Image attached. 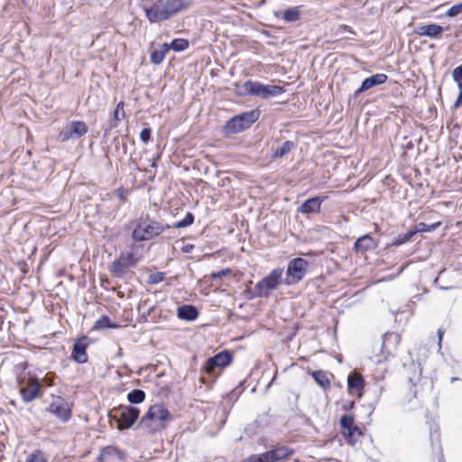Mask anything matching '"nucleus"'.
<instances>
[{"label":"nucleus","mask_w":462,"mask_h":462,"mask_svg":"<svg viewBox=\"0 0 462 462\" xmlns=\"http://www.w3.org/2000/svg\"><path fill=\"white\" fill-rule=\"evenodd\" d=\"M191 5L192 0H158L144 11L151 23H159L170 19Z\"/></svg>","instance_id":"obj_1"},{"label":"nucleus","mask_w":462,"mask_h":462,"mask_svg":"<svg viewBox=\"0 0 462 462\" xmlns=\"http://www.w3.org/2000/svg\"><path fill=\"white\" fill-rule=\"evenodd\" d=\"M171 419L169 411L162 404H155L150 407L148 411L141 420V424L149 432L162 430L166 422Z\"/></svg>","instance_id":"obj_2"},{"label":"nucleus","mask_w":462,"mask_h":462,"mask_svg":"<svg viewBox=\"0 0 462 462\" xmlns=\"http://www.w3.org/2000/svg\"><path fill=\"white\" fill-rule=\"evenodd\" d=\"M260 112L258 110H251L242 113L228 120L225 126L224 132L226 134L240 133L249 128L259 118Z\"/></svg>","instance_id":"obj_3"},{"label":"nucleus","mask_w":462,"mask_h":462,"mask_svg":"<svg viewBox=\"0 0 462 462\" xmlns=\"http://www.w3.org/2000/svg\"><path fill=\"white\" fill-rule=\"evenodd\" d=\"M240 91L242 94H250L263 98H268L282 93V88L279 86L263 85L259 82L248 80L241 86Z\"/></svg>","instance_id":"obj_4"},{"label":"nucleus","mask_w":462,"mask_h":462,"mask_svg":"<svg viewBox=\"0 0 462 462\" xmlns=\"http://www.w3.org/2000/svg\"><path fill=\"white\" fill-rule=\"evenodd\" d=\"M164 227L157 222H140L134 229L132 237L134 241H145L160 235Z\"/></svg>","instance_id":"obj_5"},{"label":"nucleus","mask_w":462,"mask_h":462,"mask_svg":"<svg viewBox=\"0 0 462 462\" xmlns=\"http://www.w3.org/2000/svg\"><path fill=\"white\" fill-rule=\"evenodd\" d=\"M282 270L280 268L273 269L270 274L261 280L255 285V291L258 296L266 297L271 291L275 290L281 283Z\"/></svg>","instance_id":"obj_6"},{"label":"nucleus","mask_w":462,"mask_h":462,"mask_svg":"<svg viewBox=\"0 0 462 462\" xmlns=\"http://www.w3.org/2000/svg\"><path fill=\"white\" fill-rule=\"evenodd\" d=\"M308 266V262L302 258H294L291 260L286 271L285 283L287 285H291L302 280L307 272Z\"/></svg>","instance_id":"obj_7"},{"label":"nucleus","mask_w":462,"mask_h":462,"mask_svg":"<svg viewBox=\"0 0 462 462\" xmlns=\"http://www.w3.org/2000/svg\"><path fill=\"white\" fill-rule=\"evenodd\" d=\"M339 424L344 438L348 444L354 446L362 435L360 429L355 425L354 417L349 414L343 415L340 418Z\"/></svg>","instance_id":"obj_8"},{"label":"nucleus","mask_w":462,"mask_h":462,"mask_svg":"<svg viewBox=\"0 0 462 462\" xmlns=\"http://www.w3.org/2000/svg\"><path fill=\"white\" fill-rule=\"evenodd\" d=\"M117 429L120 430L129 429L139 417V410L131 406L120 407L118 410Z\"/></svg>","instance_id":"obj_9"},{"label":"nucleus","mask_w":462,"mask_h":462,"mask_svg":"<svg viewBox=\"0 0 462 462\" xmlns=\"http://www.w3.org/2000/svg\"><path fill=\"white\" fill-rule=\"evenodd\" d=\"M48 411L54 414L61 421H67L71 417V411L65 399L60 396H53L48 407Z\"/></svg>","instance_id":"obj_10"},{"label":"nucleus","mask_w":462,"mask_h":462,"mask_svg":"<svg viewBox=\"0 0 462 462\" xmlns=\"http://www.w3.org/2000/svg\"><path fill=\"white\" fill-rule=\"evenodd\" d=\"M42 384L37 378L30 377L26 385L21 387L20 393L25 402H30L39 396Z\"/></svg>","instance_id":"obj_11"},{"label":"nucleus","mask_w":462,"mask_h":462,"mask_svg":"<svg viewBox=\"0 0 462 462\" xmlns=\"http://www.w3.org/2000/svg\"><path fill=\"white\" fill-rule=\"evenodd\" d=\"M231 359L232 357L228 352H220L207 361L205 370L209 374L214 373L216 367L226 366L231 362Z\"/></svg>","instance_id":"obj_12"},{"label":"nucleus","mask_w":462,"mask_h":462,"mask_svg":"<svg viewBox=\"0 0 462 462\" xmlns=\"http://www.w3.org/2000/svg\"><path fill=\"white\" fill-rule=\"evenodd\" d=\"M387 80V75L383 73L374 74L367 79H365L360 88L355 92V95H359L362 92H365L375 86L383 84Z\"/></svg>","instance_id":"obj_13"},{"label":"nucleus","mask_w":462,"mask_h":462,"mask_svg":"<svg viewBox=\"0 0 462 462\" xmlns=\"http://www.w3.org/2000/svg\"><path fill=\"white\" fill-rule=\"evenodd\" d=\"M88 132V125L82 121H73L69 131L63 133V139L79 138Z\"/></svg>","instance_id":"obj_14"},{"label":"nucleus","mask_w":462,"mask_h":462,"mask_svg":"<svg viewBox=\"0 0 462 462\" xmlns=\"http://www.w3.org/2000/svg\"><path fill=\"white\" fill-rule=\"evenodd\" d=\"M323 200L324 199L320 197H314L307 199L300 205V207L298 208V211L302 214L318 213L320 210V206Z\"/></svg>","instance_id":"obj_15"},{"label":"nucleus","mask_w":462,"mask_h":462,"mask_svg":"<svg viewBox=\"0 0 462 462\" xmlns=\"http://www.w3.org/2000/svg\"><path fill=\"white\" fill-rule=\"evenodd\" d=\"M135 263L136 259L132 253H124L114 262L112 268L114 272H122L123 268L134 266Z\"/></svg>","instance_id":"obj_16"},{"label":"nucleus","mask_w":462,"mask_h":462,"mask_svg":"<svg viewBox=\"0 0 462 462\" xmlns=\"http://www.w3.org/2000/svg\"><path fill=\"white\" fill-rule=\"evenodd\" d=\"M443 27H441L440 25L436 23H430L418 26L416 29V33L420 36L437 38L443 32Z\"/></svg>","instance_id":"obj_17"},{"label":"nucleus","mask_w":462,"mask_h":462,"mask_svg":"<svg viewBox=\"0 0 462 462\" xmlns=\"http://www.w3.org/2000/svg\"><path fill=\"white\" fill-rule=\"evenodd\" d=\"M347 387L351 393H360L364 387V380L361 374L354 373L347 378Z\"/></svg>","instance_id":"obj_18"},{"label":"nucleus","mask_w":462,"mask_h":462,"mask_svg":"<svg viewBox=\"0 0 462 462\" xmlns=\"http://www.w3.org/2000/svg\"><path fill=\"white\" fill-rule=\"evenodd\" d=\"M72 357L76 362L79 364H84L88 361L86 345L82 341H78L74 344Z\"/></svg>","instance_id":"obj_19"},{"label":"nucleus","mask_w":462,"mask_h":462,"mask_svg":"<svg viewBox=\"0 0 462 462\" xmlns=\"http://www.w3.org/2000/svg\"><path fill=\"white\" fill-rule=\"evenodd\" d=\"M178 317L185 320H194L198 317V310L190 305H183L178 308Z\"/></svg>","instance_id":"obj_20"},{"label":"nucleus","mask_w":462,"mask_h":462,"mask_svg":"<svg viewBox=\"0 0 462 462\" xmlns=\"http://www.w3.org/2000/svg\"><path fill=\"white\" fill-rule=\"evenodd\" d=\"M374 246V241L372 236L369 235H365L359 237L356 244L355 248L357 252H366L367 250L373 248Z\"/></svg>","instance_id":"obj_21"},{"label":"nucleus","mask_w":462,"mask_h":462,"mask_svg":"<svg viewBox=\"0 0 462 462\" xmlns=\"http://www.w3.org/2000/svg\"><path fill=\"white\" fill-rule=\"evenodd\" d=\"M114 457H120V451L112 446L104 448L98 456L99 462H110Z\"/></svg>","instance_id":"obj_22"},{"label":"nucleus","mask_w":462,"mask_h":462,"mask_svg":"<svg viewBox=\"0 0 462 462\" xmlns=\"http://www.w3.org/2000/svg\"><path fill=\"white\" fill-rule=\"evenodd\" d=\"M167 52L168 43H164L159 50L152 51L151 61L156 65L161 64L163 61Z\"/></svg>","instance_id":"obj_23"},{"label":"nucleus","mask_w":462,"mask_h":462,"mask_svg":"<svg viewBox=\"0 0 462 462\" xmlns=\"http://www.w3.org/2000/svg\"><path fill=\"white\" fill-rule=\"evenodd\" d=\"M282 18L287 23L298 21L300 19V8L292 7L285 10L282 14Z\"/></svg>","instance_id":"obj_24"},{"label":"nucleus","mask_w":462,"mask_h":462,"mask_svg":"<svg viewBox=\"0 0 462 462\" xmlns=\"http://www.w3.org/2000/svg\"><path fill=\"white\" fill-rule=\"evenodd\" d=\"M189 48V41L186 39H175L171 43H168V51L173 50L175 51H182Z\"/></svg>","instance_id":"obj_25"},{"label":"nucleus","mask_w":462,"mask_h":462,"mask_svg":"<svg viewBox=\"0 0 462 462\" xmlns=\"http://www.w3.org/2000/svg\"><path fill=\"white\" fill-rule=\"evenodd\" d=\"M118 327H119L118 325L111 323L108 317L103 316L95 322L93 328L94 329L116 328Z\"/></svg>","instance_id":"obj_26"},{"label":"nucleus","mask_w":462,"mask_h":462,"mask_svg":"<svg viewBox=\"0 0 462 462\" xmlns=\"http://www.w3.org/2000/svg\"><path fill=\"white\" fill-rule=\"evenodd\" d=\"M294 143L291 141L284 142L281 146L277 147L273 152L274 158H281L287 154L293 147Z\"/></svg>","instance_id":"obj_27"},{"label":"nucleus","mask_w":462,"mask_h":462,"mask_svg":"<svg viewBox=\"0 0 462 462\" xmlns=\"http://www.w3.org/2000/svg\"><path fill=\"white\" fill-rule=\"evenodd\" d=\"M145 393L142 390H134L127 395V399L131 403H141L144 401Z\"/></svg>","instance_id":"obj_28"},{"label":"nucleus","mask_w":462,"mask_h":462,"mask_svg":"<svg viewBox=\"0 0 462 462\" xmlns=\"http://www.w3.org/2000/svg\"><path fill=\"white\" fill-rule=\"evenodd\" d=\"M440 222H436L430 226H428L427 224L420 222L415 226L414 232L415 233H422V232H430L435 230L437 227L440 226Z\"/></svg>","instance_id":"obj_29"},{"label":"nucleus","mask_w":462,"mask_h":462,"mask_svg":"<svg viewBox=\"0 0 462 462\" xmlns=\"http://www.w3.org/2000/svg\"><path fill=\"white\" fill-rule=\"evenodd\" d=\"M277 461L284 459L292 454V450L287 447H280L273 449Z\"/></svg>","instance_id":"obj_30"},{"label":"nucleus","mask_w":462,"mask_h":462,"mask_svg":"<svg viewBox=\"0 0 462 462\" xmlns=\"http://www.w3.org/2000/svg\"><path fill=\"white\" fill-rule=\"evenodd\" d=\"M315 381L322 387L328 388L330 384L329 380L327 378L326 374L320 371L314 372L312 374Z\"/></svg>","instance_id":"obj_31"},{"label":"nucleus","mask_w":462,"mask_h":462,"mask_svg":"<svg viewBox=\"0 0 462 462\" xmlns=\"http://www.w3.org/2000/svg\"><path fill=\"white\" fill-rule=\"evenodd\" d=\"M25 462H48V460L42 451L35 450L27 456Z\"/></svg>","instance_id":"obj_32"},{"label":"nucleus","mask_w":462,"mask_h":462,"mask_svg":"<svg viewBox=\"0 0 462 462\" xmlns=\"http://www.w3.org/2000/svg\"><path fill=\"white\" fill-rule=\"evenodd\" d=\"M194 222V217L191 213H188L185 217L174 224L175 228H182L190 226Z\"/></svg>","instance_id":"obj_33"},{"label":"nucleus","mask_w":462,"mask_h":462,"mask_svg":"<svg viewBox=\"0 0 462 462\" xmlns=\"http://www.w3.org/2000/svg\"><path fill=\"white\" fill-rule=\"evenodd\" d=\"M260 462H277L273 450L258 455Z\"/></svg>","instance_id":"obj_34"},{"label":"nucleus","mask_w":462,"mask_h":462,"mask_svg":"<svg viewBox=\"0 0 462 462\" xmlns=\"http://www.w3.org/2000/svg\"><path fill=\"white\" fill-rule=\"evenodd\" d=\"M462 14V2L458 5L451 6L447 12L446 16L448 17H455L458 14Z\"/></svg>","instance_id":"obj_35"},{"label":"nucleus","mask_w":462,"mask_h":462,"mask_svg":"<svg viewBox=\"0 0 462 462\" xmlns=\"http://www.w3.org/2000/svg\"><path fill=\"white\" fill-rule=\"evenodd\" d=\"M164 279V273H152L149 276L148 282L151 284H156L161 282Z\"/></svg>","instance_id":"obj_36"},{"label":"nucleus","mask_w":462,"mask_h":462,"mask_svg":"<svg viewBox=\"0 0 462 462\" xmlns=\"http://www.w3.org/2000/svg\"><path fill=\"white\" fill-rule=\"evenodd\" d=\"M452 79L456 83L462 81V64L453 69Z\"/></svg>","instance_id":"obj_37"},{"label":"nucleus","mask_w":462,"mask_h":462,"mask_svg":"<svg viewBox=\"0 0 462 462\" xmlns=\"http://www.w3.org/2000/svg\"><path fill=\"white\" fill-rule=\"evenodd\" d=\"M114 116L116 120H122L125 116V112H124V103L123 102H120L116 110H115V113H114Z\"/></svg>","instance_id":"obj_38"},{"label":"nucleus","mask_w":462,"mask_h":462,"mask_svg":"<svg viewBox=\"0 0 462 462\" xmlns=\"http://www.w3.org/2000/svg\"><path fill=\"white\" fill-rule=\"evenodd\" d=\"M232 273L231 269L229 268H226V269H223L221 271H218V272H216V273H212V278L213 279H220L222 278L223 276H226L228 274H230Z\"/></svg>","instance_id":"obj_39"},{"label":"nucleus","mask_w":462,"mask_h":462,"mask_svg":"<svg viewBox=\"0 0 462 462\" xmlns=\"http://www.w3.org/2000/svg\"><path fill=\"white\" fill-rule=\"evenodd\" d=\"M151 138V130L149 128H144L140 133V139L143 143H148Z\"/></svg>","instance_id":"obj_40"},{"label":"nucleus","mask_w":462,"mask_h":462,"mask_svg":"<svg viewBox=\"0 0 462 462\" xmlns=\"http://www.w3.org/2000/svg\"><path fill=\"white\" fill-rule=\"evenodd\" d=\"M414 234H416V233L414 232V230H412V231H409V232L405 233V234L403 235L402 238L401 240H399V241H398V243H399V244H402V243H405V242L409 241V240L412 237V236H413Z\"/></svg>","instance_id":"obj_41"},{"label":"nucleus","mask_w":462,"mask_h":462,"mask_svg":"<svg viewBox=\"0 0 462 462\" xmlns=\"http://www.w3.org/2000/svg\"><path fill=\"white\" fill-rule=\"evenodd\" d=\"M460 106H462V93L461 92H459L458 97L454 104L455 107H459Z\"/></svg>","instance_id":"obj_42"},{"label":"nucleus","mask_w":462,"mask_h":462,"mask_svg":"<svg viewBox=\"0 0 462 462\" xmlns=\"http://www.w3.org/2000/svg\"><path fill=\"white\" fill-rule=\"evenodd\" d=\"M460 106H462V93L461 92H459L458 97L454 104L455 107H459Z\"/></svg>","instance_id":"obj_43"},{"label":"nucleus","mask_w":462,"mask_h":462,"mask_svg":"<svg viewBox=\"0 0 462 462\" xmlns=\"http://www.w3.org/2000/svg\"><path fill=\"white\" fill-rule=\"evenodd\" d=\"M444 332L441 329H439L438 331V337H439V347H441V341L443 337Z\"/></svg>","instance_id":"obj_44"},{"label":"nucleus","mask_w":462,"mask_h":462,"mask_svg":"<svg viewBox=\"0 0 462 462\" xmlns=\"http://www.w3.org/2000/svg\"><path fill=\"white\" fill-rule=\"evenodd\" d=\"M52 381H53L52 377H50V376H48V375H46V376L43 378V382H44L47 385H49V386L52 385Z\"/></svg>","instance_id":"obj_45"},{"label":"nucleus","mask_w":462,"mask_h":462,"mask_svg":"<svg viewBox=\"0 0 462 462\" xmlns=\"http://www.w3.org/2000/svg\"><path fill=\"white\" fill-rule=\"evenodd\" d=\"M457 88H458V89H459V92H461V93H462V81H461V82H459V83H457Z\"/></svg>","instance_id":"obj_46"}]
</instances>
